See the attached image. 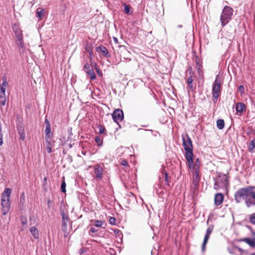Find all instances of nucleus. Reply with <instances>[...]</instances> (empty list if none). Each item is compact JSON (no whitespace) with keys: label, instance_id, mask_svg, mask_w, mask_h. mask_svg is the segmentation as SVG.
<instances>
[{"label":"nucleus","instance_id":"b1692460","mask_svg":"<svg viewBox=\"0 0 255 255\" xmlns=\"http://www.w3.org/2000/svg\"><path fill=\"white\" fill-rule=\"evenodd\" d=\"M193 60L196 63L197 69L199 70L201 67L202 60L197 56H194Z\"/></svg>","mask_w":255,"mask_h":255},{"label":"nucleus","instance_id":"e2e57ef3","mask_svg":"<svg viewBox=\"0 0 255 255\" xmlns=\"http://www.w3.org/2000/svg\"><path fill=\"white\" fill-rule=\"evenodd\" d=\"M142 127H146V126H142Z\"/></svg>","mask_w":255,"mask_h":255},{"label":"nucleus","instance_id":"680f3d73","mask_svg":"<svg viewBox=\"0 0 255 255\" xmlns=\"http://www.w3.org/2000/svg\"><path fill=\"white\" fill-rule=\"evenodd\" d=\"M70 134H72V131H71V130H70Z\"/></svg>","mask_w":255,"mask_h":255},{"label":"nucleus","instance_id":"4be33fe9","mask_svg":"<svg viewBox=\"0 0 255 255\" xmlns=\"http://www.w3.org/2000/svg\"><path fill=\"white\" fill-rule=\"evenodd\" d=\"M25 202V193L24 192H22L20 194V199H19V204H20V210H22L24 207V205Z\"/></svg>","mask_w":255,"mask_h":255},{"label":"nucleus","instance_id":"7c9ffc66","mask_svg":"<svg viewBox=\"0 0 255 255\" xmlns=\"http://www.w3.org/2000/svg\"><path fill=\"white\" fill-rule=\"evenodd\" d=\"M95 142L98 144V146H101L103 144V140H101L99 136H97L95 138Z\"/></svg>","mask_w":255,"mask_h":255},{"label":"nucleus","instance_id":"a211bd4d","mask_svg":"<svg viewBox=\"0 0 255 255\" xmlns=\"http://www.w3.org/2000/svg\"><path fill=\"white\" fill-rule=\"evenodd\" d=\"M94 172L97 178L101 179L102 178L103 168L101 166L99 165H97L95 167Z\"/></svg>","mask_w":255,"mask_h":255},{"label":"nucleus","instance_id":"2f4dec72","mask_svg":"<svg viewBox=\"0 0 255 255\" xmlns=\"http://www.w3.org/2000/svg\"><path fill=\"white\" fill-rule=\"evenodd\" d=\"M98 230H97L95 228L91 227L90 229L89 235L93 237H96L97 236L96 235H93V234H91V233L95 234L98 232Z\"/></svg>","mask_w":255,"mask_h":255},{"label":"nucleus","instance_id":"bb28decb","mask_svg":"<svg viewBox=\"0 0 255 255\" xmlns=\"http://www.w3.org/2000/svg\"><path fill=\"white\" fill-rule=\"evenodd\" d=\"M245 200L246 204L248 207H250L252 205H255V202L253 199L247 198Z\"/></svg>","mask_w":255,"mask_h":255},{"label":"nucleus","instance_id":"de8ad7c7","mask_svg":"<svg viewBox=\"0 0 255 255\" xmlns=\"http://www.w3.org/2000/svg\"><path fill=\"white\" fill-rule=\"evenodd\" d=\"M227 36H228L229 38L230 39V40H231V39L233 38L234 37V32L233 31L232 32H231L228 35H227Z\"/></svg>","mask_w":255,"mask_h":255},{"label":"nucleus","instance_id":"c85d7f7f","mask_svg":"<svg viewBox=\"0 0 255 255\" xmlns=\"http://www.w3.org/2000/svg\"><path fill=\"white\" fill-rule=\"evenodd\" d=\"M45 136L53 135L52 133L51 132V126H46L45 130Z\"/></svg>","mask_w":255,"mask_h":255},{"label":"nucleus","instance_id":"0eeeda50","mask_svg":"<svg viewBox=\"0 0 255 255\" xmlns=\"http://www.w3.org/2000/svg\"><path fill=\"white\" fill-rule=\"evenodd\" d=\"M15 42L18 47V51L19 54L21 56H26L27 52L29 51V50L25 47L23 38L15 39Z\"/></svg>","mask_w":255,"mask_h":255},{"label":"nucleus","instance_id":"aec40b11","mask_svg":"<svg viewBox=\"0 0 255 255\" xmlns=\"http://www.w3.org/2000/svg\"><path fill=\"white\" fill-rule=\"evenodd\" d=\"M194 171L193 177V183L195 185L197 184L200 180L199 177V170H192Z\"/></svg>","mask_w":255,"mask_h":255},{"label":"nucleus","instance_id":"c756f323","mask_svg":"<svg viewBox=\"0 0 255 255\" xmlns=\"http://www.w3.org/2000/svg\"><path fill=\"white\" fill-rule=\"evenodd\" d=\"M2 83L0 85V87H4L5 89L8 86V83L6 81V78L5 76L2 77Z\"/></svg>","mask_w":255,"mask_h":255},{"label":"nucleus","instance_id":"7ed1b4c3","mask_svg":"<svg viewBox=\"0 0 255 255\" xmlns=\"http://www.w3.org/2000/svg\"><path fill=\"white\" fill-rule=\"evenodd\" d=\"M233 14V9L229 6H225L220 16V21L223 26H225L231 20Z\"/></svg>","mask_w":255,"mask_h":255},{"label":"nucleus","instance_id":"a878e982","mask_svg":"<svg viewBox=\"0 0 255 255\" xmlns=\"http://www.w3.org/2000/svg\"><path fill=\"white\" fill-rule=\"evenodd\" d=\"M217 126L219 129H223L225 126L224 121L222 119L218 120L217 121Z\"/></svg>","mask_w":255,"mask_h":255},{"label":"nucleus","instance_id":"bf43d9fd","mask_svg":"<svg viewBox=\"0 0 255 255\" xmlns=\"http://www.w3.org/2000/svg\"><path fill=\"white\" fill-rule=\"evenodd\" d=\"M50 203V200H48V205H49V204Z\"/></svg>","mask_w":255,"mask_h":255},{"label":"nucleus","instance_id":"a19ab883","mask_svg":"<svg viewBox=\"0 0 255 255\" xmlns=\"http://www.w3.org/2000/svg\"><path fill=\"white\" fill-rule=\"evenodd\" d=\"M109 223L110 224L115 225L116 224V220L114 217H111L109 219Z\"/></svg>","mask_w":255,"mask_h":255},{"label":"nucleus","instance_id":"1a4fd4ad","mask_svg":"<svg viewBox=\"0 0 255 255\" xmlns=\"http://www.w3.org/2000/svg\"><path fill=\"white\" fill-rule=\"evenodd\" d=\"M61 215H62V230L64 233H67L68 231V224L70 222V219L64 211L61 212Z\"/></svg>","mask_w":255,"mask_h":255},{"label":"nucleus","instance_id":"864d4df0","mask_svg":"<svg viewBox=\"0 0 255 255\" xmlns=\"http://www.w3.org/2000/svg\"><path fill=\"white\" fill-rule=\"evenodd\" d=\"M114 41H115L116 43H118V39H117V38H116V37H114Z\"/></svg>","mask_w":255,"mask_h":255},{"label":"nucleus","instance_id":"6e6d98bb","mask_svg":"<svg viewBox=\"0 0 255 255\" xmlns=\"http://www.w3.org/2000/svg\"><path fill=\"white\" fill-rule=\"evenodd\" d=\"M123 59L125 60H128V61H130V59H129V58H127L124 57Z\"/></svg>","mask_w":255,"mask_h":255},{"label":"nucleus","instance_id":"13d9d810","mask_svg":"<svg viewBox=\"0 0 255 255\" xmlns=\"http://www.w3.org/2000/svg\"><path fill=\"white\" fill-rule=\"evenodd\" d=\"M241 88H242V89H244V87L243 86H240V89H241Z\"/></svg>","mask_w":255,"mask_h":255},{"label":"nucleus","instance_id":"5701e85b","mask_svg":"<svg viewBox=\"0 0 255 255\" xmlns=\"http://www.w3.org/2000/svg\"><path fill=\"white\" fill-rule=\"evenodd\" d=\"M45 13V11L43 8H38L36 10V16L39 18H41L43 17H44Z\"/></svg>","mask_w":255,"mask_h":255},{"label":"nucleus","instance_id":"f257e3e1","mask_svg":"<svg viewBox=\"0 0 255 255\" xmlns=\"http://www.w3.org/2000/svg\"><path fill=\"white\" fill-rule=\"evenodd\" d=\"M183 145L185 151V158L190 164L193 157V146L191 139L188 134L182 135Z\"/></svg>","mask_w":255,"mask_h":255},{"label":"nucleus","instance_id":"ea45409f","mask_svg":"<svg viewBox=\"0 0 255 255\" xmlns=\"http://www.w3.org/2000/svg\"><path fill=\"white\" fill-rule=\"evenodd\" d=\"M20 221L22 225H25L27 224V220L26 217L22 216L20 218Z\"/></svg>","mask_w":255,"mask_h":255},{"label":"nucleus","instance_id":"dca6fc26","mask_svg":"<svg viewBox=\"0 0 255 255\" xmlns=\"http://www.w3.org/2000/svg\"><path fill=\"white\" fill-rule=\"evenodd\" d=\"M97 52H101L102 54L106 58L111 57V54L109 52L108 49L104 46H100L96 48Z\"/></svg>","mask_w":255,"mask_h":255},{"label":"nucleus","instance_id":"412c9836","mask_svg":"<svg viewBox=\"0 0 255 255\" xmlns=\"http://www.w3.org/2000/svg\"><path fill=\"white\" fill-rule=\"evenodd\" d=\"M30 232L34 239H37L39 238V233L37 229L35 227H31L30 228Z\"/></svg>","mask_w":255,"mask_h":255},{"label":"nucleus","instance_id":"5fc2aeb1","mask_svg":"<svg viewBox=\"0 0 255 255\" xmlns=\"http://www.w3.org/2000/svg\"><path fill=\"white\" fill-rule=\"evenodd\" d=\"M165 179L167 180V173H165Z\"/></svg>","mask_w":255,"mask_h":255},{"label":"nucleus","instance_id":"4468645a","mask_svg":"<svg viewBox=\"0 0 255 255\" xmlns=\"http://www.w3.org/2000/svg\"><path fill=\"white\" fill-rule=\"evenodd\" d=\"M188 166L191 170H199L200 166V161L199 158H197L195 162L192 160V162L189 164L188 162Z\"/></svg>","mask_w":255,"mask_h":255},{"label":"nucleus","instance_id":"9d476101","mask_svg":"<svg viewBox=\"0 0 255 255\" xmlns=\"http://www.w3.org/2000/svg\"><path fill=\"white\" fill-rule=\"evenodd\" d=\"M12 30L14 33L15 39L23 38L22 30L19 23H15L13 24L12 25Z\"/></svg>","mask_w":255,"mask_h":255},{"label":"nucleus","instance_id":"4d7b16f0","mask_svg":"<svg viewBox=\"0 0 255 255\" xmlns=\"http://www.w3.org/2000/svg\"><path fill=\"white\" fill-rule=\"evenodd\" d=\"M96 69L97 72L99 73V69L98 68H96Z\"/></svg>","mask_w":255,"mask_h":255},{"label":"nucleus","instance_id":"603ef678","mask_svg":"<svg viewBox=\"0 0 255 255\" xmlns=\"http://www.w3.org/2000/svg\"><path fill=\"white\" fill-rule=\"evenodd\" d=\"M45 124H46V126H47V125H49V126H51L50 124V123L49 122V121H48V120L47 119H45Z\"/></svg>","mask_w":255,"mask_h":255},{"label":"nucleus","instance_id":"4c0bfd02","mask_svg":"<svg viewBox=\"0 0 255 255\" xmlns=\"http://www.w3.org/2000/svg\"><path fill=\"white\" fill-rule=\"evenodd\" d=\"M6 102V98L5 96H2V97H0V105L1 106H4Z\"/></svg>","mask_w":255,"mask_h":255},{"label":"nucleus","instance_id":"423d86ee","mask_svg":"<svg viewBox=\"0 0 255 255\" xmlns=\"http://www.w3.org/2000/svg\"><path fill=\"white\" fill-rule=\"evenodd\" d=\"M219 76H217L213 85L212 97L214 102H216L220 92L221 87V81L218 79Z\"/></svg>","mask_w":255,"mask_h":255},{"label":"nucleus","instance_id":"f8f14e48","mask_svg":"<svg viewBox=\"0 0 255 255\" xmlns=\"http://www.w3.org/2000/svg\"><path fill=\"white\" fill-rule=\"evenodd\" d=\"M84 70L90 76L91 80H95L96 78V75L92 66L88 63H86L83 67Z\"/></svg>","mask_w":255,"mask_h":255},{"label":"nucleus","instance_id":"052dcab7","mask_svg":"<svg viewBox=\"0 0 255 255\" xmlns=\"http://www.w3.org/2000/svg\"><path fill=\"white\" fill-rule=\"evenodd\" d=\"M250 255H255V253H252Z\"/></svg>","mask_w":255,"mask_h":255},{"label":"nucleus","instance_id":"3c124183","mask_svg":"<svg viewBox=\"0 0 255 255\" xmlns=\"http://www.w3.org/2000/svg\"><path fill=\"white\" fill-rule=\"evenodd\" d=\"M250 195L252 196L253 199L255 200V191H253V190H252L251 191Z\"/></svg>","mask_w":255,"mask_h":255},{"label":"nucleus","instance_id":"37998d69","mask_svg":"<svg viewBox=\"0 0 255 255\" xmlns=\"http://www.w3.org/2000/svg\"><path fill=\"white\" fill-rule=\"evenodd\" d=\"M99 133L100 134H103L106 130L105 128L103 127H102L101 125L99 126Z\"/></svg>","mask_w":255,"mask_h":255},{"label":"nucleus","instance_id":"39448f33","mask_svg":"<svg viewBox=\"0 0 255 255\" xmlns=\"http://www.w3.org/2000/svg\"><path fill=\"white\" fill-rule=\"evenodd\" d=\"M253 190V187L249 186L246 188H242L238 190L235 194V199L236 203H240L241 199H246L250 195L251 191Z\"/></svg>","mask_w":255,"mask_h":255},{"label":"nucleus","instance_id":"9b49d317","mask_svg":"<svg viewBox=\"0 0 255 255\" xmlns=\"http://www.w3.org/2000/svg\"><path fill=\"white\" fill-rule=\"evenodd\" d=\"M214 229V225H210L206 230L205 236L204 237V241L202 245V251L204 252L206 249V245L209 240L210 236L213 232Z\"/></svg>","mask_w":255,"mask_h":255},{"label":"nucleus","instance_id":"c03bdc74","mask_svg":"<svg viewBox=\"0 0 255 255\" xmlns=\"http://www.w3.org/2000/svg\"><path fill=\"white\" fill-rule=\"evenodd\" d=\"M53 145H46V150L48 153H50L52 152V146Z\"/></svg>","mask_w":255,"mask_h":255},{"label":"nucleus","instance_id":"f3484780","mask_svg":"<svg viewBox=\"0 0 255 255\" xmlns=\"http://www.w3.org/2000/svg\"><path fill=\"white\" fill-rule=\"evenodd\" d=\"M246 106L243 103L239 102L236 105V110L237 113L240 114L244 113L246 111Z\"/></svg>","mask_w":255,"mask_h":255},{"label":"nucleus","instance_id":"79ce46f5","mask_svg":"<svg viewBox=\"0 0 255 255\" xmlns=\"http://www.w3.org/2000/svg\"><path fill=\"white\" fill-rule=\"evenodd\" d=\"M85 50L86 51L89 53V55H90L91 57L93 55V51L92 50L90 49V48L89 47V46H87L85 48Z\"/></svg>","mask_w":255,"mask_h":255},{"label":"nucleus","instance_id":"2eb2a0df","mask_svg":"<svg viewBox=\"0 0 255 255\" xmlns=\"http://www.w3.org/2000/svg\"><path fill=\"white\" fill-rule=\"evenodd\" d=\"M253 240L251 238H243L239 240V242H245L252 248H255V233H253Z\"/></svg>","mask_w":255,"mask_h":255},{"label":"nucleus","instance_id":"6ab92c4d","mask_svg":"<svg viewBox=\"0 0 255 255\" xmlns=\"http://www.w3.org/2000/svg\"><path fill=\"white\" fill-rule=\"evenodd\" d=\"M194 78L192 76H189L187 79V83L188 85V88L191 91H193L195 89V87L193 86V82Z\"/></svg>","mask_w":255,"mask_h":255},{"label":"nucleus","instance_id":"f03ea898","mask_svg":"<svg viewBox=\"0 0 255 255\" xmlns=\"http://www.w3.org/2000/svg\"><path fill=\"white\" fill-rule=\"evenodd\" d=\"M11 190L6 188L2 193L1 197V211L3 215H5L10 208V195Z\"/></svg>","mask_w":255,"mask_h":255},{"label":"nucleus","instance_id":"f704fd0d","mask_svg":"<svg viewBox=\"0 0 255 255\" xmlns=\"http://www.w3.org/2000/svg\"><path fill=\"white\" fill-rule=\"evenodd\" d=\"M249 220L251 223L255 225V213L252 214L250 216Z\"/></svg>","mask_w":255,"mask_h":255},{"label":"nucleus","instance_id":"6e6552de","mask_svg":"<svg viewBox=\"0 0 255 255\" xmlns=\"http://www.w3.org/2000/svg\"><path fill=\"white\" fill-rule=\"evenodd\" d=\"M112 116L114 121L118 124L124 119V117L123 111L120 109L115 110L112 114Z\"/></svg>","mask_w":255,"mask_h":255},{"label":"nucleus","instance_id":"c9c22d12","mask_svg":"<svg viewBox=\"0 0 255 255\" xmlns=\"http://www.w3.org/2000/svg\"><path fill=\"white\" fill-rule=\"evenodd\" d=\"M66 183L64 181H63L62 182L61 185V190L62 192H63V193L66 192Z\"/></svg>","mask_w":255,"mask_h":255},{"label":"nucleus","instance_id":"ddd939ff","mask_svg":"<svg viewBox=\"0 0 255 255\" xmlns=\"http://www.w3.org/2000/svg\"><path fill=\"white\" fill-rule=\"evenodd\" d=\"M224 199V195L222 193H218L215 194L214 197V204L218 206L222 204Z\"/></svg>","mask_w":255,"mask_h":255},{"label":"nucleus","instance_id":"cd10ccee","mask_svg":"<svg viewBox=\"0 0 255 255\" xmlns=\"http://www.w3.org/2000/svg\"><path fill=\"white\" fill-rule=\"evenodd\" d=\"M104 224L105 222L101 220H95L94 222V225L96 227H101Z\"/></svg>","mask_w":255,"mask_h":255},{"label":"nucleus","instance_id":"58836bf2","mask_svg":"<svg viewBox=\"0 0 255 255\" xmlns=\"http://www.w3.org/2000/svg\"><path fill=\"white\" fill-rule=\"evenodd\" d=\"M5 89L4 87H0V97H3V96H5Z\"/></svg>","mask_w":255,"mask_h":255},{"label":"nucleus","instance_id":"20e7f679","mask_svg":"<svg viewBox=\"0 0 255 255\" xmlns=\"http://www.w3.org/2000/svg\"><path fill=\"white\" fill-rule=\"evenodd\" d=\"M214 188L219 190L221 188L227 187L228 185V178L225 174L219 173L218 176L214 178Z\"/></svg>","mask_w":255,"mask_h":255},{"label":"nucleus","instance_id":"473e14b6","mask_svg":"<svg viewBox=\"0 0 255 255\" xmlns=\"http://www.w3.org/2000/svg\"><path fill=\"white\" fill-rule=\"evenodd\" d=\"M124 5H125L124 10H125L126 13L128 15H130V6L129 5L127 4L126 3L124 4Z\"/></svg>","mask_w":255,"mask_h":255},{"label":"nucleus","instance_id":"a18cd8bd","mask_svg":"<svg viewBox=\"0 0 255 255\" xmlns=\"http://www.w3.org/2000/svg\"><path fill=\"white\" fill-rule=\"evenodd\" d=\"M114 233L117 235L119 237H120V236H122V232L120 230H118V229H116L114 230Z\"/></svg>","mask_w":255,"mask_h":255},{"label":"nucleus","instance_id":"09e8293b","mask_svg":"<svg viewBox=\"0 0 255 255\" xmlns=\"http://www.w3.org/2000/svg\"><path fill=\"white\" fill-rule=\"evenodd\" d=\"M86 252V250L84 248H81L79 251V253L80 255L83 254Z\"/></svg>","mask_w":255,"mask_h":255},{"label":"nucleus","instance_id":"49530a36","mask_svg":"<svg viewBox=\"0 0 255 255\" xmlns=\"http://www.w3.org/2000/svg\"><path fill=\"white\" fill-rule=\"evenodd\" d=\"M121 164L124 166H128V163L127 161L125 159H123L121 161Z\"/></svg>","mask_w":255,"mask_h":255},{"label":"nucleus","instance_id":"393cba45","mask_svg":"<svg viewBox=\"0 0 255 255\" xmlns=\"http://www.w3.org/2000/svg\"><path fill=\"white\" fill-rule=\"evenodd\" d=\"M53 135L45 136V142L46 145H53L54 141L53 140Z\"/></svg>","mask_w":255,"mask_h":255},{"label":"nucleus","instance_id":"e433bc0d","mask_svg":"<svg viewBox=\"0 0 255 255\" xmlns=\"http://www.w3.org/2000/svg\"><path fill=\"white\" fill-rule=\"evenodd\" d=\"M140 130L150 131H151V134L152 135L154 136H156L157 135V134L158 133V132H156L155 133H154L153 130H151V129H143V128H139L138 129V131H140Z\"/></svg>","mask_w":255,"mask_h":255},{"label":"nucleus","instance_id":"8fccbe9b","mask_svg":"<svg viewBox=\"0 0 255 255\" xmlns=\"http://www.w3.org/2000/svg\"><path fill=\"white\" fill-rule=\"evenodd\" d=\"M25 138V134L24 131H23L22 133H20V138L22 140H24Z\"/></svg>","mask_w":255,"mask_h":255},{"label":"nucleus","instance_id":"72a5a7b5","mask_svg":"<svg viewBox=\"0 0 255 255\" xmlns=\"http://www.w3.org/2000/svg\"><path fill=\"white\" fill-rule=\"evenodd\" d=\"M255 147V139L251 141L249 145V150L252 151Z\"/></svg>","mask_w":255,"mask_h":255}]
</instances>
